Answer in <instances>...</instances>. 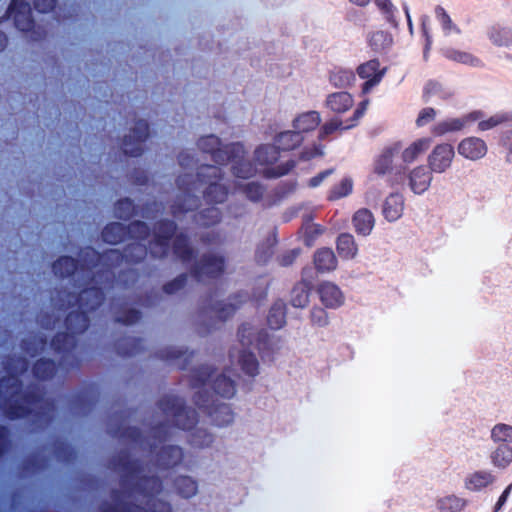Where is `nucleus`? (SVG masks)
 Returning <instances> with one entry per match:
<instances>
[{"label": "nucleus", "mask_w": 512, "mask_h": 512, "mask_svg": "<svg viewBox=\"0 0 512 512\" xmlns=\"http://www.w3.org/2000/svg\"><path fill=\"white\" fill-rule=\"evenodd\" d=\"M454 157L455 150L451 144H437L427 157V167L432 171V173H445L451 168Z\"/></svg>", "instance_id": "obj_11"}, {"label": "nucleus", "mask_w": 512, "mask_h": 512, "mask_svg": "<svg viewBox=\"0 0 512 512\" xmlns=\"http://www.w3.org/2000/svg\"><path fill=\"white\" fill-rule=\"evenodd\" d=\"M240 349L233 348L229 352L232 365H236L246 375L254 377L258 374V361L254 354L257 350L262 359L270 358L274 348L268 333L251 322L243 323L238 329Z\"/></svg>", "instance_id": "obj_7"}, {"label": "nucleus", "mask_w": 512, "mask_h": 512, "mask_svg": "<svg viewBox=\"0 0 512 512\" xmlns=\"http://www.w3.org/2000/svg\"><path fill=\"white\" fill-rule=\"evenodd\" d=\"M309 301V288L306 283H298L291 292V304L297 308H303Z\"/></svg>", "instance_id": "obj_39"}, {"label": "nucleus", "mask_w": 512, "mask_h": 512, "mask_svg": "<svg viewBox=\"0 0 512 512\" xmlns=\"http://www.w3.org/2000/svg\"><path fill=\"white\" fill-rule=\"evenodd\" d=\"M481 117V111H473L462 117L448 118L435 124L432 128V133L435 136H443L448 133L458 132L465 128L469 123L481 119Z\"/></svg>", "instance_id": "obj_15"}, {"label": "nucleus", "mask_w": 512, "mask_h": 512, "mask_svg": "<svg viewBox=\"0 0 512 512\" xmlns=\"http://www.w3.org/2000/svg\"><path fill=\"white\" fill-rule=\"evenodd\" d=\"M348 123H349V120L344 122L338 118H333V119L327 121L320 128L319 138L323 140L337 131L347 130L348 128H345V126Z\"/></svg>", "instance_id": "obj_42"}, {"label": "nucleus", "mask_w": 512, "mask_h": 512, "mask_svg": "<svg viewBox=\"0 0 512 512\" xmlns=\"http://www.w3.org/2000/svg\"><path fill=\"white\" fill-rule=\"evenodd\" d=\"M228 211L232 217L239 218L246 213V205H230Z\"/></svg>", "instance_id": "obj_64"}, {"label": "nucleus", "mask_w": 512, "mask_h": 512, "mask_svg": "<svg viewBox=\"0 0 512 512\" xmlns=\"http://www.w3.org/2000/svg\"><path fill=\"white\" fill-rule=\"evenodd\" d=\"M280 150L275 144L260 145L255 150V160L262 167V172L267 178H277L287 174L293 167V160L280 161Z\"/></svg>", "instance_id": "obj_8"}, {"label": "nucleus", "mask_w": 512, "mask_h": 512, "mask_svg": "<svg viewBox=\"0 0 512 512\" xmlns=\"http://www.w3.org/2000/svg\"><path fill=\"white\" fill-rule=\"evenodd\" d=\"M336 248L343 259H353L358 252V246L354 237L349 233H342L337 238Z\"/></svg>", "instance_id": "obj_28"}, {"label": "nucleus", "mask_w": 512, "mask_h": 512, "mask_svg": "<svg viewBox=\"0 0 512 512\" xmlns=\"http://www.w3.org/2000/svg\"><path fill=\"white\" fill-rule=\"evenodd\" d=\"M429 138H421L414 141L402 151L401 158L404 163H412L430 146Z\"/></svg>", "instance_id": "obj_29"}, {"label": "nucleus", "mask_w": 512, "mask_h": 512, "mask_svg": "<svg viewBox=\"0 0 512 512\" xmlns=\"http://www.w3.org/2000/svg\"><path fill=\"white\" fill-rule=\"evenodd\" d=\"M445 56L450 60H453V61H456L459 63H463V64L472 65V66H477L480 62L476 57H474L472 54H470L468 52H463V51H458V50H453V49L446 50Z\"/></svg>", "instance_id": "obj_43"}, {"label": "nucleus", "mask_w": 512, "mask_h": 512, "mask_svg": "<svg viewBox=\"0 0 512 512\" xmlns=\"http://www.w3.org/2000/svg\"><path fill=\"white\" fill-rule=\"evenodd\" d=\"M139 319L140 312L134 308H124L116 312V321L126 325L134 324Z\"/></svg>", "instance_id": "obj_48"}, {"label": "nucleus", "mask_w": 512, "mask_h": 512, "mask_svg": "<svg viewBox=\"0 0 512 512\" xmlns=\"http://www.w3.org/2000/svg\"><path fill=\"white\" fill-rule=\"evenodd\" d=\"M352 224L358 235L368 236L374 228L375 217L369 209L360 208L354 213Z\"/></svg>", "instance_id": "obj_22"}, {"label": "nucleus", "mask_w": 512, "mask_h": 512, "mask_svg": "<svg viewBox=\"0 0 512 512\" xmlns=\"http://www.w3.org/2000/svg\"><path fill=\"white\" fill-rule=\"evenodd\" d=\"M437 115V111L434 108L427 107L423 108L416 119V125L418 127H423L432 122Z\"/></svg>", "instance_id": "obj_51"}, {"label": "nucleus", "mask_w": 512, "mask_h": 512, "mask_svg": "<svg viewBox=\"0 0 512 512\" xmlns=\"http://www.w3.org/2000/svg\"><path fill=\"white\" fill-rule=\"evenodd\" d=\"M46 342L43 338L29 337L22 341V349L30 356H35L39 351L43 350Z\"/></svg>", "instance_id": "obj_47"}, {"label": "nucleus", "mask_w": 512, "mask_h": 512, "mask_svg": "<svg viewBox=\"0 0 512 512\" xmlns=\"http://www.w3.org/2000/svg\"><path fill=\"white\" fill-rule=\"evenodd\" d=\"M248 299L246 293H240L228 302H215L213 298L210 299L208 306L203 310V317H209L218 321H225L231 317L239 304Z\"/></svg>", "instance_id": "obj_12"}, {"label": "nucleus", "mask_w": 512, "mask_h": 512, "mask_svg": "<svg viewBox=\"0 0 512 512\" xmlns=\"http://www.w3.org/2000/svg\"><path fill=\"white\" fill-rule=\"evenodd\" d=\"M453 96L451 88L442 85L436 81H429L423 91V99L425 102L438 103L446 101Z\"/></svg>", "instance_id": "obj_23"}, {"label": "nucleus", "mask_w": 512, "mask_h": 512, "mask_svg": "<svg viewBox=\"0 0 512 512\" xmlns=\"http://www.w3.org/2000/svg\"><path fill=\"white\" fill-rule=\"evenodd\" d=\"M490 458L494 467L504 469L512 462V447L508 444H500L492 451Z\"/></svg>", "instance_id": "obj_30"}, {"label": "nucleus", "mask_w": 512, "mask_h": 512, "mask_svg": "<svg viewBox=\"0 0 512 512\" xmlns=\"http://www.w3.org/2000/svg\"><path fill=\"white\" fill-rule=\"evenodd\" d=\"M285 303L277 300L271 307L267 322L272 329H279L285 324Z\"/></svg>", "instance_id": "obj_35"}, {"label": "nucleus", "mask_w": 512, "mask_h": 512, "mask_svg": "<svg viewBox=\"0 0 512 512\" xmlns=\"http://www.w3.org/2000/svg\"><path fill=\"white\" fill-rule=\"evenodd\" d=\"M333 173L332 169L325 170L323 172H320L315 177L311 178L309 180V186L312 188L318 187L324 179H326L328 176H330Z\"/></svg>", "instance_id": "obj_60"}, {"label": "nucleus", "mask_w": 512, "mask_h": 512, "mask_svg": "<svg viewBox=\"0 0 512 512\" xmlns=\"http://www.w3.org/2000/svg\"><path fill=\"white\" fill-rule=\"evenodd\" d=\"M34 8L40 13H47L55 7L56 0H33ZM12 17L16 28L20 31H30L34 27L30 2L25 0H12L7 10Z\"/></svg>", "instance_id": "obj_9"}, {"label": "nucleus", "mask_w": 512, "mask_h": 512, "mask_svg": "<svg viewBox=\"0 0 512 512\" xmlns=\"http://www.w3.org/2000/svg\"><path fill=\"white\" fill-rule=\"evenodd\" d=\"M158 409L163 419L152 427L147 438L135 427L111 430L133 449L147 452L154 463L144 467L139 461L121 459L116 468L122 474V492L113 494V503L103 506L101 512H170V505L157 498L162 489L159 472L177 465L183 452L179 446L166 442L175 437L178 430H191L188 440L192 446L204 448L212 444L213 435L202 427H194L196 412L187 408L181 398L166 395L159 401Z\"/></svg>", "instance_id": "obj_1"}, {"label": "nucleus", "mask_w": 512, "mask_h": 512, "mask_svg": "<svg viewBox=\"0 0 512 512\" xmlns=\"http://www.w3.org/2000/svg\"><path fill=\"white\" fill-rule=\"evenodd\" d=\"M404 210V197L400 193H391L382 205V214L388 222L398 220Z\"/></svg>", "instance_id": "obj_21"}, {"label": "nucleus", "mask_w": 512, "mask_h": 512, "mask_svg": "<svg viewBox=\"0 0 512 512\" xmlns=\"http://www.w3.org/2000/svg\"><path fill=\"white\" fill-rule=\"evenodd\" d=\"M314 265L319 272H329L336 268L337 259L329 248L319 249L314 255Z\"/></svg>", "instance_id": "obj_27"}, {"label": "nucleus", "mask_w": 512, "mask_h": 512, "mask_svg": "<svg viewBox=\"0 0 512 512\" xmlns=\"http://www.w3.org/2000/svg\"><path fill=\"white\" fill-rule=\"evenodd\" d=\"M137 281V273L134 269H127L119 275L117 282L124 283L126 286L133 285Z\"/></svg>", "instance_id": "obj_57"}, {"label": "nucleus", "mask_w": 512, "mask_h": 512, "mask_svg": "<svg viewBox=\"0 0 512 512\" xmlns=\"http://www.w3.org/2000/svg\"><path fill=\"white\" fill-rule=\"evenodd\" d=\"M408 188L416 195L427 191L433 180L432 171L425 165H419L410 169L405 176Z\"/></svg>", "instance_id": "obj_14"}, {"label": "nucleus", "mask_w": 512, "mask_h": 512, "mask_svg": "<svg viewBox=\"0 0 512 512\" xmlns=\"http://www.w3.org/2000/svg\"><path fill=\"white\" fill-rule=\"evenodd\" d=\"M173 485L177 493L184 498L194 496L198 489L196 481L189 476H181L177 478Z\"/></svg>", "instance_id": "obj_37"}, {"label": "nucleus", "mask_w": 512, "mask_h": 512, "mask_svg": "<svg viewBox=\"0 0 512 512\" xmlns=\"http://www.w3.org/2000/svg\"><path fill=\"white\" fill-rule=\"evenodd\" d=\"M481 118H483V116ZM478 121H479L478 130L487 131V130L493 129L494 127H496L502 123L512 121V113L499 112V113L492 115L491 117H489L486 120L479 119Z\"/></svg>", "instance_id": "obj_40"}, {"label": "nucleus", "mask_w": 512, "mask_h": 512, "mask_svg": "<svg viewBox=\"0 0 512 512\" xmlns=\"http://www.w3.org/2000/svg\"><path fill=\"white\" fill-rule=\"evenodd\" d=\"M400 150L401 146L399 143L384 148L374 160L373 173L382 176L391 172L394 158L400 153Z\"/></svg>", "instance_id": "obj_18"}, {"label": "nucleus", "mask_w": 512, "mask_h": 512, "mask_svg": "<svg viewBox=\"0 0 512 512\" xmlns=\"http://www.w3.org/2000/svg\"><path fill=\"white\" fill-rule=\"evenodd\" d=\"M311 321L320 327L326 326L328 324V315L322 308H314L311 311Z\"/></svg>", "instance_id": "obj_53"}, {"label": "nucleus", "mask_w": 512, "mask_h": 512, "mask_svg": "<svg viewBox=\"0 0 512 512\" xmlns=\"http://www.w3.org/2000/svg\"><path fill=\"white\" fill-rule=\"evenodd\" d=\"M129 341L132 342V347L130 349H127L125 351H121L123 355L126 356H133L140 352L142 348V340L140 339H130Z\"/></svg>", "instance_id": "obj_61"}, {"label": "nucleus", "mask_w": 512, "mask_h": 512, "mask_svg": "<svg viewBox=\"0 0 512 512\" xmlns=\"http://www.w3.org/2000/svg\"><path fill=\"white\" fill-rule=\"evenodd\" d=\"M368 106V100L362 101L356 110L354 111L353 117L349 120V123L345 126V128H352L354 127L359 119L364 115L366 109Z\"/></svg>", "instance_id": "obj_55"}, {"label": "nucleus", "mask_w": 512, "mask_h": 512, "mask_svg": "<svg viewBox=\"0 0 512 512\" xmlns=\"http://www.w3.org/2000/svg\"><path fill=\"white\" fill-rule=\"evenodd\" d=\"M489 40L496 46H508L512 43V32L509 28L493 25L487 32Z\"/></svg>", "instance_id": "obj_31"}, {"label": "nucleus", "mask_w": 512, "mask_h": 512, "mask_svg": "<svg viewBox=\"0 0 512 512\" xmlns=\"http://www.w3.org/2000/svg\"><path fill=\"white\" fill-rule=\"evenodd\" d=\"M136 212L134 203L126 198L118 201L115 205V216L120 219L130 218Z\"/></svg>", "instance_id": "obj_45"}, {"label": "nucleus", "mask_w": 512, "mask_h": 512, "mask_svg": "<svg viewBox=\"0 0 512 512\" xmlns=\"http://www.w3.org/2000/svg\"><path fill=\"white\" fill-rule=\"evenodd\" d=\"M490 438L494 443L510 444L512 443V425L498 423L491 429Z\"/></svg>", "instance_id": "obj_38"}, {"label": "nucleus", "mask_w": 512, "mask_h": 512, "mask_svg": "<svg viewBox=\"0 0 512 512\" xmlns=\"http://www.w3.org/2000/svg\"><path fill=\"white\" fill-rule=\"evenodd\" d=\"M163 209V206L162 204H159L157 202H154L153 204L151 205H147L146 207H144L141 211V215L144 217V218H154V212L155 213H158L160 212L161 210Z\"/></svg>", "instance_id": "obj_58"}, {"label": "nucleus", "mask_w": 512, "mask_h": 512, "mask_svg": "<svg viewBox=\"0 0 512 512\" xmlns=\"http://www.w3.org/2000/svg\"><path fill=\"white\" fill-rule=\"evenodd\" d=\"M321 122V117L317 111H307L299 114L293 120V128L301 135L304 132L314 130Z\"/></svg>", "instance_id": "obj_26"}, {"label": "nucleus", "mask_w": 512, "mask_h": 512, "mask_svg": "<svg viewBox=\"0 0 512 512\" xmlns=\"http://www.w3.org/2000/svg\"><path fill=\"white\" fill-rule=\"evenodd\" d=\"M214 374L215 370L210 365H203L193 371L192 385L199 388L195 395L196 405L208 413L215 425L222 427L232 423L234 414L228 404L218 403L205 387L211 388L221 397L231 398L235 394V381L231 376L236 374L231 368L225 369L216 377Z\"/></svg>", "instance_id": "obj_6"}, {"label": "nucleus", "mask_w": 512, "mask_h": 512, "mask_svg": "<svg viewBox=\"0 0 512 512\" xmlns=\"http://www.w3.org/2000/svg\"><path fill=\"white\" fill-rule=\"evenodd\" d=\"M148 137V123L145 120H138L128 135H125L122 149L126 155L133 157L141 155L143 143Z\"/></svg>", "instance_id": "obj_13"}, {"label": "nucleus", "mask_w": 512, "mask_h": 512, "mask_svg": "<svg viewBox=\"0 0 512 512\" xmlns=\"http://www.w3.org/2000/svg\"><path fill=\"white\" fill-rule=\"evenodd\" d=\"M29 363L24 357H16L3 362V368L7 377L0 380V414L8 419H19L29 416L46 422L51 418L53 406L45 399L38 386H31L22 391L21 382L18 378L28 370ZM5 429V442L0 456L6 449L8 430Z\"/></svg>", "instance_id": "obj_4"}, {"label": "nucleus", "mask_w": 512, "mask_h": 512, "mask_svg": "<svg viewBox=\"0 0 512 512\" xmlns=\"http://www.w3.org/2000/svg\"><path fill=\"white\" fill-rule=\"evenodd\" d=\"M323 152H322V149L320 146L318 145H313L312 147L310 148H305L302 153H301V158L303 160H309L311 158H314L316 156H320L322 155Z\"/></svg>", "instance_id": "obj_59"}, {"label": "nucleus", "mask_w": 512, "mask_h": 512, "mask_svg": "<svg viewBox=\"0 0 512 512\" xmlns=\"http://www.w3.org/2000/svg\"><path fill=\"white\" fill-rule=\"evenodd\" d=\"M487 145L484 140L478 137H467L458 144V154L465 159L477 161L487 154Z\"/></svg>", "instance_id": "obj_17"}, {"label": "nucleus", "mask_w": 512, "mask_h": 512, "mask_svg": "<svg viewBox=\"0 0 512 512\" xmlns=\"http://www.w3.org/2000/svg\"><path fill=\"white\" fill-rule=\"evenodd\" d=\"M187 279H188L187 274H181L178 277H176L174 280H172L171 282H168L167 284H165L163 286V291L169 295L174 294V293L178 292L179 290H181L185 286Z\"/></svg>", "instance_id": "obj_50"}, {"label": "nucleus", "mask_w": 512, "mask_h": 512, "mask_svg": "<svg viewBox=\"0 0 512 512\" xmlns=\"http://www.w3.org/2000/svg\"><path fill=\"white\" fill-rule=\"evenodd\" d=\"M149 234V227L142 221H134L125 226L122 223L108 224L102 231L104 242L117 244L124 241L127 237L144 239Z\"/></svg>", "instance_id": "obj_10"}, {"label": "nucleus", "mask_w": 512, "mask_h": 512, "mask_svg": "<svg viewBox=\"0 0 512 512\" xmlns=\"http://www.w3.org/2000/svg\"><path fill=\"white\" fill-rule=\"evenodd\" d=\"M353 98L347 92L331 93L326 98V106L332 112L341 114L348 111L353 106Z\"/></svg>", "instance_id": "obj_24"}, {"label": "nucleus", "mask_w": 512, "mask_h": 512, "mask_svg": "<svg viewBox=\"0 0 512 512\" xmlns=\"http://www.w3.org/2000/svg\"><path fill=\"white\" fill-rule=\"evenodd\" d=\"M186 353L187 351H184L180 348L171 347L165 352L164 355H162V357L169 361H177L183 357L186 361L190 357V355L187 356Z\"/></svg>", "instance_id": "obj_54"}, {"label": "nucleus", "mask_w": 512, "mask_h": 512, "mask_svg": "<svg viewBox=\"0 0 512 512\" xmlns=\"http://www.w3.org/2000/svg\"><path fill=\"white\" fill-rule=\"evenodd\" d=\"M385 71L386 68H380V63L376 59L361 64L357 68V73L361 79L365 80L362 85V93L367 94L377 86L381 82Z\"/></svg>", "instance_id": "obj_16"}, {"label": "nucleus", "mask_w": 512, "mask_h": 512, "mask_svg": "<svg viewBox=\"0 0 512 512\" xmlns=\"http://www.w3.org/2000/svg\"><path fill=\"white\" fill-rule=\"evenodd\" d=\"M435 17L445 36L461 33L460 28L453 22L443 7L437 6L435 8Z\"/></svg>", "instance_id": "obj_32"}, {"label": "nucleus", "mask_w": 512, "mask_h": 512, "mask_svg": "<svg viewBox=\"0 0 512 512\" xmlns=\"http://www.w3.org/2000/svg\"><path fill=\"white\" fill-rule=\"evenodd\" d=\"M72 294L59 293V299L55 301V306L59 309L77 306L78 310L70 312L65 325L68 332L58 333L51 341V347L60 355L58 366L51 360L40 359L33 367V374L37 379L46 380L52 378L59 371H68L77 365L76 334L84 332L89 325L87 315L91 310L87 306H81V302H76Z\"/></svg>", "instance_id": "obj_5"}, {"label": "nucleus", "mask_w": 512, "mask_h": 512, "mask_svg": "<svg viewBox=\"0 0 512 512\" xmlns=\"http://www.w3.org/2000/svg\"><path fill=\"white\" fill-rule=\"evenodd\" d=\"M504 146L508 151L506 160L508 163L512 164V129L505 134Z\"/></svg>", "instance_id": "obj_62"}, {"label": "nucleus", "mask_w": 512, "mask_h": 512, "mask_svg": "<svg viewBox=\"0 0 512 512\" xmlns=\"http://www.w3.org/2000/svg\"><path fill=\"white\" fill-rule=\"evenodd\" d=\"M375 2L382 13L385 15L386 20L394 27H397L398 20L396 14L398 13V10L392 4V2L390 0H375Z\"/></svg>", "instance_id": "obj_44"}, {"label": "nucleus", "mask_w": 512, "mask_h": 512, "mask_svg": "<svg viewBox=\"0 0 512 512\" xmlns=\"http://www.w3.org/2000/svg\"><path fill=\"white\" fill-rule=\"evenodd\" d=\"M174 235L173 254L190 266L192 277L200 282L215 279L221 275L224 269V258L210 253L197 260L187 235L182 232L176 234V225L169 220L156 223L151 239L148 241V247L146 240L150 233L144 239L133 238V242L129 243L123 252L111 249L100 255L93 248L87 247L79 255L80 264H77L73 258L64 256L53 263L52 269L55 275L62 278L72 276L74 287L81 289L79 292L71 293L73 300L81 302V306H87L93 311L102 304L104 290L114 287L112 280L115 278L117 267H120L123 262L138 263L146 257L148 250L153 257L166 256L170 251V239Z\"/></svg>", "instance_id": "obj_2"}, {"label": "nucleus", "mask_w": 512, "mask_h": 512, "mask_svg": "<svg viewBox=\"0 0 512 512\" xmlns=\"http://www.w3.org/2000/svg\"><path fill=\"white\" fill-rule=\"evenodd\" d=\"M235 188L236 190L245 194L246 197L253 202L260 200L264 193V187L258 182L254 181L247 183H241L240 181H237L235 182Z\"/></svg>", "instance_id": "obj_36"}, {"label": "nucleus", "mask_w": 512, "mask_h": 512, "mask_svg": "<svg viewBox=\"0 0 512 512\" xmlns=\"http://www.w3.org/2000/svg\"><path fill=\"white\" fill-rule=\"evenodd\" d=\"M303 240L307 246H312L316 237L322 233L319 225L307 222L303 227Z\"/></svg>", "instance_id": "obj_49"}, {"label": "nucleus", "mask_w": 512, "mask_h": 512, "mask_svg": "<svg viewBox=\"0 0 512 512\" xmlns=\"http://www.w3.org/2000/svg\"><path fill=\"white\" fill-rule=\"evenodd\" d=\"M198 147L202 152L210 154L217 165H198L188 152L179 155V164L184 174L177 179L179 194L171 206V212L179 221L183 215L192 217L199 226L208 227L220 222V209L211 206L198 214H193V211L200 205V196L208 204L223 203L226 200L228 184L220 166L229 165L233 175L238 179L252 177L256 173V168L245 159V150L240 143L221 146L217 136L208 135L199 139Z\"/></svg>", "instance_id": "obj_3"}, {"label": "nucleus", "mask_w": 512, "mask_h": 512, "mask_svg": "<svg viewBox=\"0 0 512 512\" xmlns=\"http://www.w3.org/2000/svg\"><path fill=\"white\" fill-rule=\"evenodd\" d=\"M299 249H292L285 253H283L279 258V263L281 266H289L291 265L295 259L299 256Z\"/></svg>", "instance_id": "obj_56"}, {"label": "nucleus", "mask_w": 512, "mask_h": 512, "mask_svg": "<svg viewBox=\"0 0 512 512\" xmlns=\"http://www.w3.org/2000/svg\"><path fill=\"white\" fill-rule=\"evenodd\" d=\"M353 190V181L350 178H344L341 180V182L336 185L329 196V199L336 200L340 199L342 197H346L349 194H351Z\"/></svg>", "instance_id": "obj_46"}, {"label": "nucleus", "mask_w": 512, "mask_h": 512, "mask_svg": "<svg viewBox=\"0 0 512 512\" xmlns=\"http://www.w3.org/2000/svg\"><path fill=\"white\" fill-rule=\"evenodd\" d=\"M304 140L303 135L298 133L295 129L290 131H283L274 137V143L280 152L293 150L298 147Z\"/></svg>", "instance_id": "obj_25"}, {"label": "nucleus", "mask_w": 512, "mask_h": 512, "mask_svg": "<svg viewBox=\"0 0 512 512\" xmlns=\"http://www.w3.org/2000/svg\"><path fill=\"white\" fill-rule=\"evenodd\" d=\"M330 83L337 88H346L355 81V74L350 69L335 68L329 76Z\"/></svg>", "instance_id": "obj_34"}, {"label": "nucleus", "mask_w": 512, "mask_h": 512, "mask_svg": "<svg viewBox=\"0 0 512 512\" xmlns=\"http://www.w3.org/2000/svg\"><path fill=\"white\" fill-rule=\"evenodd\" d=\"M272 244L267 242L260 245L256 250V259L259 263H266L272 256Z\"/></svg>", "instance_id": "obj_52"}, {"label": "nucleus", "mask_w": 512, "mask_h": 512, "mask_svg": "<svg viewBox=\"0 0 512 512\" xmlns=\"http://www.w3.org/2000/svg\"><path fill=\"white\" fill-rule=\"evenodd\" d=\"M438 505L442 510L460 512L466 506V500L455 495H449L441 498L438 501Z\"/></svg>", "instance_id": "obj_41"}, {"label": "nucleus", "mask_w": 512, "mask_h": 512, "mask_svg": "<svg viewBox=\"0 0 512 512\" xmlns=\"http://www.w3.org/2000/svg\"><path fill=\"white\" fill-rule=\"evenodd\" d=\"M368 42L375 52H383L391 47L393 38L388 32L380 30L371 33Z\"/></svg>", "instance_id": "obj_33"}, {"label": "nucleus", "mask_w": 512, "mask_h": 512, "mask_svg": "<svg viewBox=\"0 0 512 512\" xmlns=\"http://www.w3.org/2000/svg\"><path fill=\"white\" fill-rule=\"evenodd\" d=\"M496 478L491 471L477 470L468 474L464 479V487L473 492L481 491L495 482Z\"/></svg>", "instance_id": "obj_20"}, {"label": "nucleus", "mask_w": 512, "mask_h": 512, "mask_svg": "<svg viewBox=\"0 0 512 512\" xmlns=\"http://www.w3.org/2000/svg\"><path fill=\"white\" fill-rule=\"evenodd\" d=\"M321 302L327 308L336 309L344 303V295L340 288L332 282H323L318 287Z\"/></svg>", "instance_id": "obj_19"}, {"label": "nucleus", "mask_w": 512, "mask_h": 512, "mask_svg": "<svg viewBox=\"0 0 512 512\" xmlns=\"http://www.w3.org/2000/svg\"><path fill=\"white\" fill-rule=\"evenodd\" d=\"M511 490H512V484L508 485L505 490L503 491V493L501 494V496L499 497L495 507H494V512H498L502 506L506 503L510 493H511Z\"/></svg>", "instance_id": "obj_63"}]
</instances>
